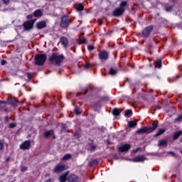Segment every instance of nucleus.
Instances as JSON below:
<instances>
[{
  "mask_svg": "<svg viewBox=\"0 0 182 182\" xmlns=\"http://www.w3.org/2000/svg\"><path fill=\"white\" fill-rule=\"evenodd\" d=\"M159 126V122L158 121H155L152 123V127H144V128H141L139 129H138L136 131L137 134H141L143 133H153V132H154L157 127Z\"/></svg>",
  "mask_w": 182,
  "mask_h": 182,
  "instance_id": "1",
  "label": "nucleus"
},
{
  "mask_svg": "<svg viewBox=\"0 0 182 182\" xmlns=\"http://www.w3.org/2000/svg\"><path fill=\"white\" fill-rule=\"evenodd\" d=\"M46 62V54H37L35 57V65L38 66H42Z\"/></svg>",
  "mask_w": 182,
  "mask_h": 182,
  "instance_id": "2",
  "label": "nucleus"
},
{
  "mask_svg": "<svg viewBox=\"0 0 182 182\" xmlns=\"http://www.w3.org/2000/svg\"><path fill=\"white\" fill-rule=\"evenodd\" d=\"M50 62H53L54 63L59 64L63 60V55H58L53 53L49 58Z\"/></svg>",
  "mask_w": 182,
  "mask_h": 182,
  "instance_id": "3",
  "label": "nucleus"
},
{
  "mask_svg": "<svg viewBox=\"0 0 182 182\" xmlns=\"http://www.w3.org/2000/svg\"><path fill=\"white\" fill-rule=\"evenodd\" d=\"M70 23V19L67 16H63L61 17L60 26L61 28H68Z\"/></svg>",
  "mask_w": 182,
  "mask_h": 182,
  "instance_id": "4",
  "label": "nucleus"
},
{
  "mask_svg": "<svg viewBox=\"0 0 182 182\" xmlns=\"http://www.w3.org/2000/svg\"><path fill=\"white\" fill-rule=\"evenodd\" d=\"M151 31H153V26H147L142 31V36L144 38H149Z\"/></svg>",
  "mask_w": 182,
  "mask_h": 182,
  "instance_id": "5",
  "label": "nucleus"
},
{
  "mask_svg": "<svg viewBox=\"0 0 182 182\" xmlns=\"http://www.w3.org/2000/svg\"><path fill=\"white\" fill-rule=\"evenodd\" d=\"M20 149L21 150H29L31 149V141H24L21 145Z\"/></svg>",
  "mask_w": 182,
  "mask_h": 182,
  "instance_id": "6",
  "label": "nucleus"
},
{
  "mask_svg": "<svg viewBox=\"0 0 182 182\" xmlns=\"http://www.w3.org/2000/svg\"><path fill=\"white\" fill-rule=\"evenodd\" d=\"M23 27L26 31H29L33 28V21H27L24 22Z\"/></svg>",
  "mask_w": 182,
  "mask_h": 182,
  "instance_id": "7",
  "label": "nucleus"
},
{
  "mask_svg": "<svg viewBox=\"0 0 182 182\" xmlns=\"http://www.w3.org/2000/svg\"><path fill=\"white\" fill-rule=\"evenodd\" d=\"M98 56L101 60H107L109 58V53L105 50L101 51L100 52Z\"/></svg>",
  "mask_w": 182,
  "mask_h": 182,
  "instance_id": "8",
  "label": "nucleus"
},
{
  "mask_svg": "<svg viewBox=\"0 0 182 182\" xmlns=\"http://www.w3.org/2000/svg\"><path fill=\"white\" fill-rule=\"evenodd\" d=\"M65 170V165L62 164H58L55 167H54L53 171V173H60Z\"/></svg>",
  "mask_w": 182,
  "mask_h": 182,
  "instance_id": "9",
  "label": "nucleus"
},
{
  "mask_svg": "<svg viewBox=\"0 0 182 182\" xmlns=\"http://www.w3.org/2000/svg\"><path fill=\"white\" fill-rule=\"evenodd\" d=\"M129 149H130V144H122L119 146V151H121V153H123L124 151H129Z\"/></svg>",
  "mask_w": 182,
  "mask_h": 182,
  "instance_id": "10",
  "label": "nucleus"
},
{
  "mask_svg": "<svg viewBox=\"0 0 182 182\" xmlns=\"http://www.w3.org/2000/svg\"><path fill=\"white\" fill-rule=\"evenodd\" d=\"M67 181L68 182H79V177L75 174H71L67 177Z\"/></svg>",
  "mask_w": 182,
  "mask_h": 182,
  "instance_id": "11",
  "label": "nucleus"
},
{
  "mask_svg": "<svg viewBox=\"0 0 182 182\" xmlns=\"http://www.w3.org/2000/svg\"><path fill=\"white\" fill-rule=\"evenodd\" d=\"M123 12H124V9H122L119 7L114 9V11H113V15L114 16H120V15H122Z\"/></svg>",
  "mask_w": 182,
  "mask_h": 182,
  "instance_id": "12",
  "label": "nucleus"
},
{
  "mask_svg": "<svg viewBox=\"0 0 182 182\" xmlns=\"http://www.w3.org/2000/svg\"><path fill=\"white\" fill-rule=\"evenodd\" d=\"M60 42L61 45L63 46V48H68V44L69 43V41L68 40V38L66 37L60 38Z\"/></svg>",
  "mask_w": 182,
  "mask_h": 182,
  "instance_id": "13",
  "label": "nucleus"
},
{
  "mask_svg": "<svg viewBox=\"0 0 182 182\" xmlns=\"http://www.w3.org/2000/svg\"><path fill=\"white\" fill-rule=\"evenodd\" d=\"M68 174H69V173L65 172V173H63L62 175H60L59 177V181L60 182H65L66 180H68Z\"/></svg>",
  "mask_w": 182,
  "mask_h": 182,
  "instance_id": "14",
  "label": "nucleus"
},
{
  "mask_svg": "<svg viewBox=\"0 0 182 182\" xmlns=\"http://www.w3.org/2000/svg\"><path fill=\"white\" fill-rule=\"evenodd\" d=\"M146 160V158H144V156H136L135 157L134 159H133V161L134 163H140L141 161H144Z\"/></svg>",
  "mask_w": 182,
  "mask_h": 182,
  "instance_id": "15",
  "label": "nucleus"
},
{
  "mask_svg": "<svg viewBox=\"0 0 182 182\" xmlns=\"http://www.w3.org/2000/svg\"><path fill=\"white\" fill-rule=\"evenodd\" d=\"M33 15L36 18H41V16H42V15H43V12H42V11L41 9H38L33 12Z\"/></svg>",
  "mask_w": 182,
  "mask_h": 182,
  "instance_id": "16",
  "label": "nucleus"
},
{
  "mask_svg": "<svg viewBox=\"0 0 182 182\" xmlns=\"http://www.w3.org/2000/svg\"><path fill=\"white\" fill-rule=\"evenodd\" d=\"M37 28L38 29H43V28H46V22L40 21L37 23Z\"/></svg>",
  "mask_w": 182,
  "mask_h": 182,
  "instance_id": "17",
  "label": "nucleus"
},
{
  "mask_svg": "<svg viewBox=\"0 0 182 182\" xmlns=\"http://www.w3.org/2000/svg\"><path fill=\"white\" fill-rule=\"evenodd\" d=\"M70 159H72V154H67L61 159V160L63 161H66V160H70Z\"/></svg>",
  "mask_w": 182,
  "mask_h": 182,
  "instance_id": "18",
  "label": "nucleus"
},
{
  "mask_svg": "<svg viewBox=\"0 0 182 182\" xmlns=\"http://www.w3.org/2000/svg\"><path fill=\"white\" fill-rule=\"evenodd\" d=\"M84 69H92L93 68V64H91L89 62L85 63V64L83 65Z\"/></svg>",
  "mask_w": 182,
  "mask_h": 182,
  "instance_id": "19",
  "label": "nucleus"
},
{
  "mask_svg": "<svg viewBox=\"0 0 182 182\" xmlns=\"http://www.w3.org/2000/svg\"><path fill=\"white\" fill-rule=\"evenodd\" d=\"M129 127H136L137 126V122L136 121H129L128 122Z\"/></svg>",
  "mask_w": 182,
  "mask_h": 182,
  "instance_id": "20",
  "label": "nucleus"
},
{
  "mask_svg": "<svg viewBox=\"0 0 182 182\" xmlns=\"http://www.w3.org/2000/svg\"><path fill=\"white\" fill-rule=\"evenodd\" d=\"M53 134V130H49L44 132L45 137H50Z\"/></svg>",
  "mask_w": 182,
  "mask_h": 182,
  "instance_id": "21",
  "label": "nucleus"
},
{
  "mask_svg": "<svg viewBox=\"0 0 182 182\" xmlns=\"http://www.w3.org/2000/svg\"><path fill=\"white\" fill-rule=\"evenodd\" d=\"M109 73L111 75V76H114V75L117 73V69L111 68L109 71Z\"/></svg>",
  "mask_w": 182,
  "mask_h": 182,
  "instance_id": "22",
  "label": "nucleus"
},
{
  "mask_svg": "<svg viewBox=\"0 0 182 182\" xmlns=\"http://www.w3.org/2000/svg\"><path fill=\"white\" fill-rule=\"evenodd\" d=\"M181 134H182V131L175 132L173 134L174 140H176V139H178V137H180V136H181Z\"/></svg>",
  "mask_w": 182,
  "mask_h": 182,
  "instance_id": "23",
  "label": "nucleus"
},
{
  "mask_svg": "<svg viewBox=\"0 0 182 182\" xmlns=\"http://www.w3.org/2000/svg\"><path fill=\"white\" fill-rule=\"evenodd\" d=\"M167 144V141L166 140L163 139L159 141L158 146L159 147H161L162 146H166Z\"/></svg>",
  "mask_w": 182,
  "mask_h": 182,
  "instance_id": "24",
  "label": "nucleus"
},
{
  "mask_svg": "<svg viewBox=\"0 0 182 182\" xmlns=\"http://www.w3.org/2000/svg\"><path fill=\"white\" fill-rule=\"evenodd\" d=\"M166 132V129H161L158 131L156 134L154 136V137H157L158 136H161V134H163Z\"/></svg>",
  "mask_w": 182,
  "mask_h": 182,
  "instance_id": "25",
  "label": "nucleus"
},
{
  "mask_svg": "<svg viewBox=\"0 0 182 182\" xmlns=\"http://www.w3.org/2000/svg\"><path fill=\"white\" fill-rule=\"evenodd\" d=\"M124 116L126 117H130V116H132V110L130 109L127 110L124 113Z\"/></svg>",
  "mask_w": 182,
  "mask_h": 182,
  "instance_id": "26",
  "label": "nucleus"
},
{
  "mask_svg": "<svg viewBox=\"0 0 182 182\" xmlns=\"http://www.w3.org/2000/svg\"><path fill=\"white\" fill-rule=\"evenodd\" d=\"M155 66L156 68H161V61L160 60H157L155 62Z\"/></svg>",
  "mask_w": 182,
  "mask_h": 182,
  "instance_id": "27",
  "label": "nucleus"
},
{
  "mask_svg": "<svg viewBox=\"0 0 182 182\" xmlns=\"http://www.w3.org/2000/svg\"><path fill=\"white\" fill-rule=\"evenodd\" d=\"M127 5V1H122L120 4L121 9H124V6Z\"/></svg>",
  "mask_w": 182,
  "mask_h": 182,
  "instance_id": "28",
  "label": "nucleus"
},
{
  "mask_svg": "<svg viewBox=\"0 0 182 182\" xmlns=\"http://www.w3.org/2000/svg\"><path fill=\"white\" fill-rule=\"evenodd\" d=\"M84 9V7H83V5H82V4H79L77 6V11H83Z\"/></svg>",
  "mask_w": 182,
  "mask_h": 182,
  "instance_id": "29",
  "label": "nucleus"
},
{
  "mask_svg": "<svg viewBox=\"0 0 182 182\" xmlns=\"http://www.w3.org/2000/svg\"><path fill=\"white\" fill-rule=\"evenodd\" d=\"M120 114V112H119V109L117 108L114 109L113 110V115L114 116H119Z\"/></svg>",
  "mask_w": 182,
  "mask_h": 182,
  "instance_id": "30",
  "label": "nucleus"
},
{
  "mask_svg": "<svg viewBox=\"0 0 182 182\" xmlns=\"http://www.w3.org/2000/svg\"><path fill=\"white\" fill-rule=\"evenodd\" d=\"M78 43L82 45V43H86V38H80L78 41Z\"/></svg>",
  "mask_w": 182,
  "mask_h": 182,
  "instance_id": "31",
  "label": "nucleus"
},
{
  "mask_svg": "<svg viewBox=\"0 0 182 182\" xmlns=\"http://www.w3.org/2000/svg\"><path fill=\"white\" fill-rule=\"evenodd\" d=\"M11 105L12 106H14V107H16V106H18V102H16V101H11Z\"/></svg>",
  "mask_w": 182,
  "mask_h": 182,
  "instance_id": "32",
  "label": "nucleus"
},
{
  "mask_svg": "<svg viewBox=\"0 0 182 182\" xmlns=\"http://www.w3.org/2000/svg\"><path fill=\"white\" fill-rule=\"evenodd\" d=\"M173 10V6H168V7H166V12H170L171 11Z\"/></svg>",
  "mask_w": 182,
  "mask_h": 182,
  "instance_id": "33",
  "label": "nucleus"
},
{
  "mask_svg": "<svg viewBox=\"0 0 182 182\" xmlns=\"http://www.w3.org/2000/svg\"><path fill=\"white\" fill-rule=\"evenodd\" d=\"M4 149V141L0 140V150Z\"/></svg>",
  "mask_w": 182,
  "mask_h": 182,
  "instance_id": "34",
  "label": "nucleus"
},
{
  "mask_svg": "<svg viewBox=\"0 0 182 182\" xmlns=\"http://www.w3.org/2000/svg\"><path fill=\"white\" fill-rule=\"evenodd\" d=\"M175 120L176 122H181V120H182V115H179Z\"/></svg>",
  "mask_w": 182,
  "mask_h": 182,
  "instance_id": "35",
  "label": "nucleus"
},
{
  "mask_svg": "<svg viewBox=\"0 0 182 182\" xmlns=\"http://www.w3.org/2000/svg\"><path fill=\"white\" fill-rule=\"evenodd\" d=\"M87 49L88 50H93V49H95V46L90 45L88 46Z\"/></svg>",
  "mask_w": 182,
  "mask_h": 182,
  "instance_id": "36",
  "label": "nucleus"
},
{
  "mask_svg": "<svg viewBox=\"0 0 182 182\" xmlns=\"http://www.w3.org/2000/svg\"><path fill=\"white\" fill-rule=\"evenodd\" d=\"M90 150L95 151V150H96V146H95V145H92L90 148Z\"/></svg>",
  "mask_w": 182,
  "mask_h": 182,
  "instance_id": "37",
  "label": "nucleus"
},
{
  "mask_svg": "<svg viewBox=\"0 0 182 182\" xmlns=\"http://www.w3.org/2000/svg\"><path fill=\"white\" fill-rule=\"evenodd\" d=\"M81 112L80 109H79L78 108L75 109V114H80Z\"/></svg>",
  "mask_w": 182,
  "mask_h": 182,
  "instance_id": "38",
  "label": "nucleus"
},
{
  "mask_svg": "<svg viewBox=\"0 0 182 182\" xmlns=\"http://www.w3.org/2000/svg\"><path fill=\"white\" fill-rule=\"evenodd\" d=\"M16 126V124L11 123L9 124V127H11V129H14V127H15Z\"/></svg>",
  "mask_w": 182,
  "mask_h": 182,
  "instance_id": "39",
  "label": "nucleus"
},
{
  "mask_svg": "<svg viewBox=\"0 0 182 182\" xmlns=\"http://www.w3.org/2000/svg\"><path fill=\"white\" fill-rule=\"evenodd\" d=\"M26 170H28V168H26V166H23L22 168H21V171H26Z\"/></svg>",
  "mask_w": 182,
  "mask_h": 182,
  "instance_id": "40",
  "label": "nucleus"
},
{
  "mask_svg": "<svg viewBox=\"0 0 182 182\" xmlns=\"http://www.w3.org/2000/svg\"><path fill=\"white\" fill-rule=\"evenodd\" d=\"M4 4H5V5H8V4H9V0H2Z\"/></svg>",
  "mask_w": 182,
  "mask_h": 182,
  "instance_id": "41",
  "label": "nucleus"
},
{
  "mask_svg": "<svg viewBox=\"0 0 182 182\" xmlns=\"http://www.w3.org/2000/svg\"><path fill=\"white\" fill-rule=\"evenodd\" d=\"M45 182H53V178H50L49 179H47Z\"/></svg>",
  "mask_w": 182,
  "mask_h": 182,
  "instance_id": "42",
  "label": "nucleus"
},
{
  "mask_svg": "<svg viewBox=\"0 0 182 182\" xmlns=\"http://www.w3.org/2000/svg\"><path fill=\"white\" fill-rule=\"evenodd\" d=\"M92 164H97V160H96V159L92 160Z\"/></svg>",
  "mask_w": 182,
  "mask_h": 182,
  "instance_id": "43",
  "label": "nucleus"
},
{
  "mask_svg": "<svg viewBox=\"0 0 182 182\" xmlns=\"http://www.w3.org/2000/svg\"><path fill=\"white\" fill-rule=\"evenodd\" d=\"M26 18H27L28 19H32L33 16H32V15H28V16H26Z\"/></svg>",
  "mask_w": 182,
  "mask_h": 182,
  "instance_id": "44",
  "label": "nucleus"
},
{
  "mask_svg": "<svg viewBox=\"0 0 182 182\" xmlns=\"http://www.w3.org/2000/svg\"><path fill=\"white\" fill-rule=\"evenodd\" d=\"M139 149L137 148L136 149H134L133 151L134 153H137L139 151Z\"/></svg>",
  "mask_w": 182,
  "mask_h": 182,
  "instance_id": "45",
  "label": "nucleus"
},
{
  "mask_svg": "<svg viewBox=\"0 0 182 182\" xmlns=\"http://www.w3.org/2000/svg\"><path fill=\"white\" fill-rule=\"evenodd\" d=\"M98 25H102V20L98 19Z\"/></svg>",
  "mask_w": 182,
  "mask_h": 182,
  "instance_id": "46",
  "label": "nucleus"
},
{
  "mask_svg": "<svg viewBox=\"0 0 182 182\" xmlns=\"http://www.w3.org/2000/svg\"><path fill=\"white\" fill-rule=\"evenodd\" d=\"M6 61H5V60L1 61V65H6Z\"/></svg>",
  "mask_w": 182,
  "mask_h": 182,
  "instance_id": "47",
  "label": "nucleus"
},
{
  "mask_svg": "<svg viewBox=\"0 0 182 182\" xmlns=\"http://www.w3.org/2000/svg\"><path fill=\"white\" fill-rule=\"evenodd\" d=\"M9 160H11L10 158H6V161L8 163V161H9Z\"/></svg>",
  "mask_w": 182,
  "mask_h": 182,
  "instance_id": "48",
  "label": "nucleus"
},
{
  "mask_svg": "<svg viewBox=\"0 0 182 182\" xmlns=\"http://www.w3.org/2000/svg\"><path fill=\"white\" fill-rule=\"evenodd\" d=\"M50 176V174H49V173L46 174V177H49Z\"/></svg>",
  "mask_w": 182,
  "mask_h": 182,
  "instance_id": "49",
  "label": "nucleus"
},
{
  "mask_svg": "<svg viewBox=\"0 0 182 182\" xmlns=\"http://www.w3.org/2000/svg\"><path fill=\"white\" fill-rule=\"evenodd\" d=\"M170 154H172V156H174V152H169Z\"/></svg>",
  "mask_w": 182,
  "mask_h": 182,
  "instance_id": "50",
  "label": "nucleus"
},
{
  "mask_svg": "<svg viewBox=\"0 0 182 182\" xmlns=\"http://www.w3.org/2000/svg\"><path fill=\"white\" fill-rule=\"evenodd\" d=\"M86 92H87V89L85 90V92H84V95H86Z\"/></svg>",
  "mask_w": 182,
  "mask_h": 182,
  "instance_id": "51",
  "label": "nucleus"
},
{
  "mask_svg": "<svg viewBox=\"0 0 182 182\" xmlns=\"http://www.w3.org/2000/svg\"><path fill=\"white\" fill-rule=\"evenodd\" d=\"M81 94H82V93L79 92V93H78V95H81Z\"/></svg>",
  "mask_w": 182,
  "mask_h": 182,
  "instance_id": "52",
  "label": "nucleus"
},
{
  "mask_svg": "<svg viewBox=\"0 0 182 182\" xmlns=\"http://www.w3.org/2000/svg\"><path fill=\"white\" fill-rule=\"evenodd\" d=\"M158 109H161V107H158Z\"/></svg>",
  "mask_w": 182,
  "mask_h": 182,
  "instance_id": "53",
  "label": "nucleus"
},
{
  "mask_svg": "<svg viewBox=\"0 0 182 182\" xmlns=\"http://www.w3.org/2000/svg\"><path fill=\"white\" fill-rule=\"evenodd\" d=\"M181 154H182V151H181Z\"/></svg>",
  "mask_w": 182,
  "mask_h": 182,
  "instance_id": "54",
  "label": "nucleus"
},
{
  "mask_svg": "<svg viewBox=\"0 0 182 182\" xmlns=\"http://www.w3.org/2000/svg\"><path fill=\"white\" fill-rule=\"evenodd\" d=\"M181 141H182V139H181Z\"/></svg>",
  "mask_w": 182,
  "mask_h": 182,
  "instance_id": "55",
  "label": "nucleus"
}]
</instances>
